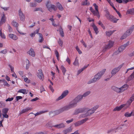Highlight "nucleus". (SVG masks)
I'll return each instance as SVG.
<instances>
[{
	"label": "nucleus",
	"instance_id": "1",
	"mask_svg": "<svg viewBox=\"0 0 134 134\" xmlns=\"http://www.w3.org/2000/svg\"><path fill=\"white\" fill-rule=\"evenodd\" d=\"M56 4L57 7L54 5L51 4L50 1H48L47 2L46 6L50 12H52V10L55 11H56L57 9V7L60 10L62 11L64 10V8L59 2L57 3Z\"/></svg>",
	"mask_w": 134,
	"mask_h": 134
},
{
	"label": "nucleus",
	"instance_id": "2",
	"mask_svg": "<svg viewBox=\"0 0 134 134\" xmlns=\"http://www.w3.org/2000/svg\"><path fill=\"white\" fill-rule=\"evenodd\" d=\"M106 71V69H103L102 71L98 72L97 74L95 75L94 77L91 80L88 82V84L95 82L99 80L101 78L102 75H103Z\"/></svg>",
	"mask_w": 134,
	"mask_h": 134
},
{
	"label": "nucleus",
	"instance_id": "3",
	"mask_svg": "<svg viewBox=\"0 0 134 134\" xmlns=\"http://www.w3.org/2000/svg\"><path fill=\"white\" fill-rule=\"evenodd\" d=\"M71 109L69 105H67L62 108L59 110H56L53 111H51L49 113V115L50 116H52V114H53V115H57L63 112V111L68 110Z\"/></svg>",
	"mask_w": 134,
	"mask_h": 134
},
{
	"label": "nucleus",
	"instance_id": "4",
	"mask_svg": "<svg viewBox=\"0 0 134 134\" xmlns=\"http://www.w3.org/2000/svg\"><path fill=\"white\" fill-rule=\"evenodd\" d=\"M83 97L82 95H79L72 100L69 105L71 108L75 107L77 103L82 99Z\"/></svg>",
	"mask_w": 134,
	"mask_h": 134
},
{
	"label": "nucleus",
	"instance_id": "5",
	"mask_svg": "<svg viewBox=\"0 0 134 134\" xmlns=\"http://www.w3.org/2000/svg\"><path fill=\"white\" fill-rule=\"evenodd\" d=\"M134 29V25L132 26L125 32L121 38V39H125L128 36L130 35L133 30Z\"/></svg>",
	"mask_w": 134,
	"mask_h": 134
},
{
	"label": "nucleus",
	"instance_id": "6",
	"mask_svg": "<svg viewBox=\"0 0 134 134\" xmlns=\"http://www.w3.org/2000/svg\"><path fill=\"white\" fill-rule=\"evenodd\" d=\"M105 16L107 19L114 23H116L119 20V19H116L114 16L110 15L109 12H106V14L105 15Z\"/></svg>",
	"mask_w": 134,
	"mask_h": 134
},
{
	"label": "nucleus",
	"instance_id": "7",
	"mask_svg": "<svg viewBox=\"0 0 134 134\" xmlns=\"http://www.w3.org/2000/svg\"><path fill=\"white\" fill-rule=\"evenodd\" d=\"M129 42L128 41L126 43L121 46L119 48L118 51L115 52L114 54L116 55L123 51L125 49L126 47L129 45Z\"/></svg>",
	"mask_w": 134,
	"mask_h": 134
},
{
	"label": "nucleus",
	"instance_id": "8",
	"mask_svg": "<svg viewBox=\"0 0 134 134\" xmlns=\"http://www.w3.org/2000/svg\"><path fill=\"white\" fill-rule=\"evenodd\" d=\"M84 109H86L85 110L84 112H86L87 111V112L85 114L80 115L79 116L80 118H85L86 117L90 116L93 113H92V112L91 109L89 110L88 108H84Z\"/></svg>",
	"mask_w": 134,
	"mask_h": 134
},
{
	"label": "nucleus",
	"instance_id": "9",
	"mask_svg": "<svg viewBox=\"0 0 134 134\" xmlns=\"http://www.w3.org/2000/svg\"><path fill=\"white\" fill-rule=\"evenodd\" d=\"M114 43V42H113L109 41L108 44L104 46L102 50L103 52H105L107 50L112 47Z\"/></svg>",
	"mask_w": 134,
	"mask_h": 134
},
{
	"label": "nucleus",
	"instance_id": "10",
	"mask_svg": "<svg viewBox=\"0 0 134 134\" xmlns=\"http://www.w3.org/2000/svg\"><path fill=\"white\" fill-rule=\"evenodd\" d=\"M47 126L49 127L53 126L58 129L64 128L65 127V124L63 123H62L60 124L56 125L54 126L52 125V124L49 125V124L48 123L47 124Z\"/></svg>",
	"mask_w": 134,
	"mask_h": 134
},
{
	"label": "nucleus",
	"instance_id": "11",
	"mask_svg": "<svg viewBox=\"0 0 134 134\" xmlns=\"http://www.w3.org/2000/svg\"><path fill=\"white\" fill-rule=\"evenodd\" d=\"M124 64L119 65L118 67L115 68L113 69L111 72V74H112V76L110 77H111L112 76L115 75L117 72H118L120 70V69L122 67Z\"/></svg>",
	"mask_w": 134,
	"mask_h": 134
},
{
	"label": "nucleus",
	"instance_id": "12",
	"mask_svg": "<svg viewBox=\"0 0 134 134\" xmlns=\"http://www.w3.org/2000/svg\"><path fill=\"white\" fill-rule=\"evenodd\" d=\"M88 119V118H86L84 119H83L81 121H78L77 122L75 123L74 125L75 126H79L83 124L86 121H87Z\"/></svg>",
	"mask_w": 134,
	"mask_h": 134
},
{
	"label": "nucleus",
	"instance_id": "13",
	"mask_svg": "<svg viewBox=\"0 0 134 134\" xmlns=\"http://www.w3.org/2000/svg\"><path fill=\"white\" fill-rule=\"evenodd\" d=\"M68 93L69 91L68 90H65L63 92L61 95L57 99V100H59L62 99L67 96Z\"/></svg>",
	"mask_w": 134,
	"mask_h": 134
},
{
	"label": "nucleus",
	"instance_id": "14",
	"mask_svg": "<svg viewBox=\"0 0 134 134\" xmlns=\"http://www.w3.org/2000/svg\"><path fill=\"white\" fill-rule=\"evenodd\" d=\"M37 75L38 77L40 79L43 80L44 75L41 69L39 70L37 73Z\"/></svg>",
	"mask_w": 134,
	"mask_h": 134
},
{
	"label": "nucleus",
	"instance_id": "15",
	"mask_svg": "<svg viewBox=\"0 0 134 134\" xmlns=\"http://www.w3.org/2000/svg\"><path fill=\"white\" fill-rule=\"evenodd\" d=\"M19 15L21 20L24 21L25 18V15L20 9L19 11Z\"/></svg>",
	"mask_w": 134,
	"mask_h": 134
},
{
	"label": "nucleus",
	"instance_id": "16",
	"mask_svg": "<svg viewBox=\"0 0 134 134\" xmlns=\"http://www.w3.org/2000/svg\"><path fill=\"white\" fill-rule=\"evenodd\" d=\"M27 53L30 55L32 57H34L35 56V53L34 49L32 48H31Z\"/></svg>",
	"mask_w": 134,
	"mask_h": 134
},
{
	"label": "nucleus",
	"instance_id": "17",
	"mask_svg": "<svg viewBox=\"0 0 134 134\" xmlns=\"http://www.w3.org/2000/svg\"><path fill=\"white\" fill-rule=\"evenodd\" d=\"M86 109L83 108L76 109L75 111L74 114L76 115L79 113L84 112Z\"/></svg>",
	"mask_w": 134,
	"mask_h": 134
},
{
	"label": "nucleus",
	"instance_id": "18",
	"mask_svg": "<svg viewBox=\"0 0 134 134\" xmlns=\"http://www.w3.org/2000/svg\"><path fill=\"white\" fill-rule=\"evenodd\" d=\"M125 106V104L121 105L120 106H117L113 110V111H119L122 108L124 107Z\"/></svg>",
	"mask_w": 134,
	"mask_h": 134
},
{
	"label": "nucleus",
	"instance_id": "19",
	"mask_svg": "<svg viewBox=\"0 0 134 134\" xmlns=\"http://www.w3.org/2000/svg\"><path fill=\"white\" fill-rule=\"evenodd\" d=\"M93 5L94 7V8L96 10L95 12L96 13V16L98 18H99L100 17V15H99V13L98 9V7L96 3H94Z\"/></svg>",
	"mask_w": 134,
	"mask_h": 134
},
{
	"label": "nucleus",
	"instance_id": "20",
	"mask_svg": "<svg viewBox=\"0 0 134 134\" xmlns=\"http://www.w3.org/2000/svg\"><path fill=\"white\" fill-rule=\"evenodd\" d=\"M111 88L113 90L118 93H122L120 87L119 88L115 86H113L111 87Z\"/></svg>",
	"mask_w": 134,
	"mask_h": 134
},
{
	"label": "nucleus",
	"instance_id": "21",
	"mask_svg": "<svg viewBox=\"0 0 134 134\" xmlns=\"http://www.w3.org/2000/svg\"><path fill=\"white\" fill-rule=\"evenodd\" d=\"M8 36L10 38L14 40H16L18 38V37L16 35L13 34H9L8 35Z\"/></svg>",
	"mask_w": 134,
	"mask_h": 134
},
{
	"label": "nucleus",
	"instance_id": "22",
	"mask_svg": "<svg viewBox=\"0 0 134 134\" xmlns=\"http://www.w3.org/2000/svg\"><path fill=\"white\" fill-rule=\"evenodd\" d=\"M128 87V86L127 84H125L120 87L122 92L126 90Z\"/></svg>",
	"mask_w": 134,
	"mask_h": 134
},
{
	"label": "nucleus",
	"instance_id": "23",
	"mask_svg": "<svg viewBox=\"0 0 134 134\" xmlns=\"http://www.w3.org/2000/svg\"><path fill=\"white\" fill-rule=\"evenodd\" d=\"M5 21V16L4 13L3 15L2 16L1 20L0 21V24L2 25L4 23Z\"/></svg>",
	"mask_w": 134,
	"mask_h": 134
},
{
	"label": "nucleus",
	"instance_id": "24",
	"mask_svg": "<svg viewBox=\"0 0 134 134\" xmlns=\"http://www.w3.org/2000/svg\"><path fill=\"white\" fill-rule=\"evenodd\" d=\"M72 129L70 127L68 128L63 131L64 134H67L68 133L71 132Z\"/></svg>",
	"mask_w": 134,
	"mask_h": 134
},
{
	"label": "nucleus",
	"instance_id": "25",
	"mask_svg": "<svg viewBox=\"0 0 134 134\" xmlns=\"http://www.w3.org/2000/svg\"><path fill=\"white\" fill-rule=\"evenodd\" d=\"M32 109V108H27L26 109H23L20 112L21 114L25 113L26 112H27L29 110Z\"/></svg>",
	"mask_w": 134,
	"mask_h": 134
},
{
	"label": "nucleus",
	"instance_id": "26",
	"mask_svg": "<svg viewBox=\"0 0 134 134\" xmlns=\"http://www.w3.org/2000/svg\"><path fill=\"white\" fill-rule=\"evenodd\" d=\"M92 27L93 28V30L96 34H97L99 32V31L97 26H96L95 24H93L92 25Z\"/></svg>",
	"mask_w": 134,
	"mask_h": 134
},
{
	"label": "nucleus",
	"instance_id": "27",
	"mask_svg": "<svg viewBox=\"0 0 134 134\" xmlns=\"http://www.w3.org/2000/svg\"><path fill=\"white\" fill-rule=\"evenodd\" d=\"M127 14H134V8L128 10L126 12Z\"/></svg>",
	"mask_w": 134,
	"mask_h": 134
},
{
	"label": "nucleus",
	"instance_id": "28",
	"mask_svg": "<svg viewBox=\"0 0 134 134\" xmlns=\"http://www.w3.org/2000/svg\"><path fill=\"white\" fill-rule=\"evenodd\" d=\"M39 42L40 43H42L43 41V39L42 34L41 33H39Z\"/></svg>",
	"mask_w": 134,
	"mask_h": 134
},
{
	"label": "nucleus",
	"instance_id": "29",
	"mask_svg": "<svg viewBox=\"0 0 134 134\" xmlns=\"http://www.w3.org/2000/svg\"><path fill=\"white\" fill-rule=\"evenodd\" d=\"M132 102L129 99L127 101V103L125 104V106L124 107L125 108H128Z\"/></svg>",
	"mask_w": 134,
	"mask_h": 134
},
{
	"label": "nucleus",
	"instance_id": "30",
	"mask_svg": "<svg viewBox=\"0 0 134 134\" xmlns=\"http://www.w3.org/2000/svg\"><path fill=\"white\" fill-rule=\"evenodd\" d=\"M60 69L62 70V72L63 73V74L64 75H65V72L66 71V70L65 68L63 66H61Z\"/></svg>",
	"mask_w": 134,
	"mask_h": 134
},
{
	"label": "nucleus",
	"instance_id": "31",
	"mask_svg": "<svg viewBox=\"0 0 134 134\" xmlns=\"http://www.w3.org/2000/svg\"><path fill=\"white\" fill-rule=\"evenodd\" d=\"M99 105H96L94 106L93 108H92V113H94L95 111L99 108Z\"/></svg>",
	"mask_w": 134,
	"mask_h": 134
},
{
	"label": "nucleus",
	"instance_id": "32",
	"mask_svg": "<svg viewBox=\"0 0 134 134\" xmlns=\"http://www.w3.org/2000/svg\"><path fill=\"white\" fill-rule=\"evenodd\" d=\"M115 30H113V31H106L105 32L106 35L107 36H110L115 31Z\"/></svg>",
	"mask_w": 134,
	"mask_h": 134
},
{
	"label": "nucleus",
	"instance_id": "33",
	"mask_svg": "<svg viewBox=\"0 0 134 134\" xmlns=\"http://www.w3.org/2000/svg\"><path fill=\"white\" fill-rule=\"evenodd\" d=\"M132 112L131 113H129L128 112H127L125 113L124 116L126 117H130L132 115L133 116L134 115L133 114L132 115Z\"/></svg>",
	"mask_w": 134,
	"mask_h": 134
},
{
	"label": "nucleus",
	"instance_id": "34",
	"mask_svg": "<svg viewBox=\"0 0 134 134\" xmlns=\"http://www.w3.org/2000/svg\"><path fill=\"white\" fill-rule=\"evenodd\" d=\"M60 34L62 37H63L64 36V34L63 29L61 27H60L59 29Z\"/></svg>",
	"mask_w": 134,
	"mask_h": 134
},
{
	"label": "nucleus",
	"instance_id": "35",
	"mask_svg": "<svg viewBox=\"0 0 134 134\" xmlns=\"http://www.w3.org/2000/svg\"><path fill=\"white\" fill-rule=\"evenodd\" d=\"M26 89H22L19 90L18 92L23 93L24 94H27L26 93Z\"/></svg>",
	"mask_w": 134,
	"mask_h": 134
},
{
	"label": "nucleus",
	"instance_id": "36",
	"mask_svg": "<svg viewBox=\"0 0 134 134\" xmlns=\"http://www.w3.org/2000/svg\"><path fill=\"white\" fill-rule=\"evenodd\" d=\"M73 64L75 66H79V62L78 60L76 58L74 62L73 63Z\"/></svg>",
	"mask_w": 134,
	"mask_h": 134
},
{
	"label": "nucleus",
	"instance_id": "37",
	"mask_svg": "<svg viewBox=\"0 0 134 134\" xmlns=\"http://www.w3.org/2000/svg\"><path fill=\"white\" fill-rule=\"evenodd\" d=\"M88 0H85V1L82 2L81 5H90V2H87Z\"/></svg>",
	"mask_w": 134,
	"mask_h": 134
},
{
	"label": "nucleus",
	"instance_id": "38",
	"mask_svg": "<svg viewBox=\"0 0 134 134\" xmlns=\"http://www.w3.org/2000/svg\"><path fill=\"white\" fill-rule=\"evenodd\" d=\"M48 111H41L39 112H38L37 113H36L34 114L35 116H36L37 115H40L42 114L46 113Z\"/></svg>",
	"mask_w": 134,
	"mask_h": 134
},
{
	"label": "nucleus",
	"instance_id": "39",
	"mask_svg": "<svg viewBox=\"0 0 134 134\" xmlns=\"http://www.w3.org/2000/svg\"><path fill=\"white\" fill-rule=\"evenodd\" d=\"M9 110V109L8 108H5L3 109L2 112L3 114H7Z\"/></svg>",
	"mask_w": 134,
	"mask_h": 134
},
{
	"label": "nucleus",
	"instance_id": "40",
	"mask_svg": "<svg viewBox=\"0 0 134 134\" xmlns=\"http://www.w3.org/2000/svg\"><path fill=\"white\" fill-rule=\"evenodd\" d=\"M134 78V73H132L129 77L128 80L130 81Z\"/></svg>",
	"mask_w": 134,
	"mask_h": 134
},
{
	"label": "nucleus",
	"instance_id": "41",
	"mask_svg": "<svg viewBox=\"0 0 134 134\" xmlns=\"http://www.w3.org/2000/svg\"><path fill=\"white\" fill-rule=\"evenodd\" d=\"M90 10L94 15L96 16V13L95 12V11L94 10V9L92 7H90Z\"/></svg>",
	"mask_w": 134,
	"mask_h": 134
},
{
	"label": "nucleus",
	"instance_id": "42",
	"mask_svg": "<svg viewBox=\"0 0 134 134\" xmlns=\"http://www.w3.org/2000/svg\"><path fill=\"white\" fill-rule=\"evenodd\" d=\"M12 24L13 26L15 27H18V23L14 21H13L12 22Z\"/></svg>",
	"mask_w": 134,
	"mask_h": 134
},
{
	"label": "nucleus",
	"instance_id": "43",
	"mask_svg": "<svg viewBox=\"0 0 134 134\" xmlns=\"http://www.w3.org/2000/svg\"><path fill=\"white\" fill-rule=\"evenodd\" d=\"M24 81L28 83H29L30 81V80L27 77H26L24 78Z\"/></svg>",
	"mask_w": 134,
	"mask_h": 134
},
{
	"label": "nucleus",
	"instance_id": "44",
	"mask_svg": "<svg viewBox=\"0 0 134 134\" xmlns=\"http://www.w3.org/2000/svg\"><path fill=\"white\" fill-rule=\"evenodd\" d=\"M90 93V91H88L86 92L82 95L83 97H85L88 95Z\"/></svg>",
	"mask_w": 134,
	"mask_h": 134
},
{
	"label": "nucleus",
	"instance_id": "45",
	"mask_svg": "<svg viewBox=\"0 0 134 134\" xmlns=\"http://www.w3.org/2000/svg\"><path fill=\"white\" fill-rule=\"evenodd\" d=\"M40 11L42 12H43V10L42 9V8H36L35 9L34 11Z\"/></svg>",
	"mask_w": 134,
	"mask_h": 134
},
{
	"label": "nucleus",
	"instance_id": "46",
	"mask_svg": "<svg viewBox=\"0 0 134 134\" xmlns=\"http://www.w3.org/2000/svg\"><path fill=\"white\" fill-rule=\"evenodd\" d=\"M58 43L60 46H62L63 42L60 38H59L58 41Z\"/></svg>",
	"mask_w": 134,
	"mask_h": 134
},
{
	"label": "nucleus",
	"instance_id": "47",
	"mask_svg": "<svg viewBox=\"0 0 134 134\" xmlns=\"http://www.w3.org/2000/svg\"><path fill=\"white\" fill-rule=\"evenodd\" d=\"M30 6L32 7H36V4L35 3L31 2L30 3Z\"/></svg>",
	"mask_w": 134,
	"mask_h": 134
},
{
	"label": "nucleus",
	"instance_id": "48",
	"mask_svg": "<svg viewBox=\"0 0 134 134\" xmlns=\"http://www.w3.org/2000/svg\"><path fill=\"white\" fill-rule=\"evenodd\" d=\"M7 49H4L1 51L0 52V53L3 54H5L7 53Z\"/></svg>",
	"mask_w": 134,
	"mask_h": 134
},
{
	"label": "nucleus",
	"instance_id": "49",
	"mask_svg": "<svg viewBox=\"0 0 134 134\" xmlns=\"http://www.w3.org/2000/svg\"><path fill=\"white\" fill-rule=\"evenodd\" d=\"M0 36L2 38L5 39L6 38V36L4 34L2 33V32L1 33Z\"/></svg>",
	"mask_w": 134,
	"mask_h": 134
},
{
	"label": "nucleus",
	"instance_id": "50",
	"mask_svg": "<svg viewBox=\"0 0 134 134\" xmlns=\"http://www.w3.org/2000/svg\"><path fill=\"white\" fill-rule=\"evenodd\" d=\"M4 106V103L2 101H0V108H3Z\"/></svg>",
	"mask_w": 134,
	"mask_h": 134
},
{
	"label": "nucleus",
	"instance_id": "51",
	"mask_svg": "<svg viewBox=\"0 0 134 134\" xmlns=\"http://www.w3.org/2000/svg\"><path fill=\"white\" fill-rule=\"evenodd\" d=\"M76 49L80 54L82 53V52L80 50V49H79L78 46H77L76 47Z\"/></svg>",
	"mask_w": 134,
	"mask_h": 134
},
{
	"label": "nucleus",
	"instance_id": "52",
	"mask_svg": "<svg viewBox=\"0 0 134 134\" xmlns=\"http://www.w3.org/2000/svg\"><path fill=\"white\" fill-rule=\"evenodd\" d=\"M55 54L57 59L59 60V54L57 50L55 51Z\"/></svg>",
	"mask_w": 134,
	"mask_h": 134
},
{
	"label": "nucleus",
	"instance_id": "53",
	"mask_svg": "<svg viewBox=\"0 0 134 134\" xmlns=\"http://www.w3.org/2000/svg\"><path fill=\"white\" fill-rule=\"evenodd\" d=\"M13 97H12L11 98H9L5 100V101L6 102L11 101L13 100Z\"/></svg>",
	"mask_w": 134,
	"mask_h": 134
},
{
	"label": "nucleus",
	"instance_id": "54",
	"mask_svg": "<svg viewBox=\"0 0 134 134\" xmlns=\"http://www.w3.org/2000/svg\"><path fill=\"white\" fill-rule=\"evenodd\" d=\"M8 66L10 68V70H11V72H14V67L12 66H11L10 64H9L8 65Z\"/></svg>",
	"mask_w": 134,
	"mask_h": 134
},
{
	"label": "nucleus",
	"instance_id": "55",
	"mask_svg": "<svg viewBox=\"0 0 134 134\" xmlns=\"http://www.w3.org/2000/svg\"><path fill=\"white\" fill-rule=\"evenodd\" d=\"M81 42L82 43L83 45L84 46V47L86 48L87 47V45L85 42L83 41V40H81Z\"/></svg>",
	"mask_w": 134,
	"mask_h": 134
},
{
	"label": "nucleus",
	"instance_id": "56",
	"mask_svg": "<svg viewBox=\"0 0 134 134\" xmlns=\"http://www.w3.org/2000/svg\"><path fill=\"white\" fill-rule=\"evenodd\" d=\"M36 34V31H34V32L30 34V35L31 37H33L35 36V35Z\"/></svg>",
	"mask_w": 134,
	"mask_h": 134
},
{
	"label": "nucleus",
	"instance_id": "57",
	"mask_svg": "<svg viewBox=\"0 0 134 134\" xmlns=\"http://www.w3.org/2000/svg\"><path fill=\"white\" fill-rule=\"evenodd\" d=\"M2 115L4 118H8L9 117L8 115L7 114H3Z\"/></svg>",
	"mask_w": 134,
	"mask_h": 134
},
{
	"label": "nucleus",
	"instance_id": "58",
	"mask_svg": "<svg viewBox=\"0 0 134 134\" xmlns=\"http://www.w3.org/2000/svg\"><path fill=\"white\" fill-rule=\"evenodd\" d=\"M46 132H36L35 134H47Z\"/></svg>",
	"mask_w": 134,
	"mask_h": 134
},
{
	"label": "nucleus",
	"instance_id": "59",
	"mask_svg": "<svg viewBox=\"0 0 134 134\" xmlns=\"http://www.w3.org/2000/svg\"><path fill=\"white\" fill-rule=\"evenodd\" d=\"M74 120V119H71V120H67L66 121V122L67 124H69L72 122Z\"/></svg>",
	"mask_w": 134,
	"mask_h": 134
},
{
	"label": "nucleus",
	"instance_id": "60",
	"mask_svg": "<svg viewBox=\"0 0 134 134\" xmlns=\"http://www.w3.org/2000/svg\"><path fill=\"white\" fill-rule=\"evenodd\" d=\"M8 28L9 30V31L10 32H11L12 31V28L9 25H8Z\"/></svg>",
	"mask_w": 134,
	"mask_h": 134
},
{
	"label": "nucleus",
	"instance_id": "61",
	"mask_svg": "<svg viewBox=\"0 0 134 134\" xmlns=\"http://www.w3.org/2000/svg\"><path fill=\"white\" fill-rule=\"evenodd\" d=\"M66 61L69 64H70V60L69 58L68 57L66 59Z\"/></svg>",
	"mask_w": 134,
	"mask_h": 134
},
{
	"label": "nucleus",
	"instance_id": "62",
	"mask_svg": "<svg viewBox=\"0 0 134 134\" xmlns=\"http://www.w3.org/2000/svg\"><path fill=\"white\" fill-rule=\"evenodd\" d=\"M19 74L22 77H23L24 76V72L22 71H19Z\"/></svg>",
	"mask_w": 134,
	"mask_h": 134
},
{
	"label": "nucleus",
	"instance_id": "63",
	"mask_svg": "<svg viewBox=\"0 0 134 134\" xmlns=\"http://www.w3.org/2000/svg\"><path fill=\"white\" fill-rule=\"evenodd\" d=\"M22 98V97L21 96H17L16 97L17 101L18 100L20 99H21Z\"/></svg>",
	"mask_w": 134,
	"mask_h": 134
},
{
	"label": "nucleus",
	"instance_id": "64",
	"mask_svg": "<svg viewBox=\"0 0 134 134\" xmlns=\"http://www.w3.org/2000/svg\"><path fill=\"white\" fill-rule=\"evenodd\" d=\"M38 98L37 97H36L35 98L32 99L31 100V102H34V101H35L37 100H38Z\"/></svg>",
	"mask_w": 134,
	"mask_h": 134
}]
</instances>
